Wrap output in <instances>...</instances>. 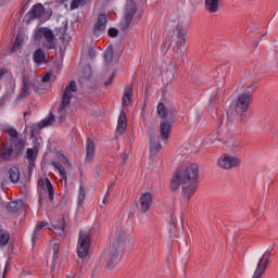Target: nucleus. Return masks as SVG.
<instances>
[{"label": "nucleus", "instance_id": "nucleus-1", "mask_svg": "<svg viewBox=\"0 0 278 278\" xmlns=\"http://www.w3.org/2000/svg\"><path fill=\"white\" fill-rule=\"evenodd\" d=\"M180 186H184L182 194L185 199H192L199 188V165L197 163H191L184 169L176 172L170 181L169 190L177 192Z\"/></svg>", "mask_w": 278, "mask_h": 278}, {"label": "nucleus", "instance_id": "nucleus-2", "mask_svg": "<svg viewBox=\"0 0 278 278\" xmlns=\"http://www.w3.org/2000/svg\"><path fill=\"white\" fill-rule=\"evenodd\" d=\"M127 245H129V237L126 233L117 235L115 242H113L112 250L109 253H104L106 270H114V268H116V264H118L121 257H123L121 250L125 249Z\"/></svg>", "mask_w": 278, "mask_h": 278}, {"label": "nucleus", "instance_id": "nucleus-3", "mask_svg": "<svg viewBox=\"0 0 278 278\" xmlns=\"http://www.w3.org/2000/svg\"><path fill=\"white\" fill-rule=\"evenodd\" d=\"M182 47H186V29H184V25L177 24L176 28L172 33L168 49H173L174 53H176L178 58L184 59Z\"/></svg>", "mask_w": 278, "mask_h": 278}, {"label": "nucleus", "instance_id": "nucleus-4", "mask_svg": "<svg viewBox=\"0 0 278 278\" xmlns=\"http://www.w3.org/2000/svg\"><path fill=\"white\" fill-rule=\"evenodd\" d=\"M3 150H1L0 143V159L1 160H10V157H21L23 155V151H25V143L23 140H13L11 141L10 148L8 146H2Z\"/></svg>", "mask_w": 278, "mask_h": 278}, {"label": "nucleus", "instance_id": "nucleus-5", "mask_svg": "<svg viewBox=\"0 0 278 278\" xmlns=\"http://www.w3.org/2000/svg\"><path fill=\"white\" fill-rule=\"evenodd\" d=\"M73 92H77V83H75V80H72L70 85L66 86L62 94V100L59 105V110L61 111V116H59L60 124H62L64 118L66 117L64 115L66 114L65 108H67V105H71V99H73Z\"/></svg>", "mask_w": 278, "mask_h": 278}, {"label": "nucleus", "instance_id": "nucleus-6", "mask_svg": "<svg viewBox=\"0 0 278 278\" xmlns=\"http://www.w3.org/2000/svg\"><path fill=\"white\" fill-rule=\"evenodd\" d=\"M253 92H255V88H253L252 91L247 89L238 96L235 105L236 114L242 116V114L247 113V110H249V105L253 103Z\"/></svg>", "mask_w": 278, "mask_h": 278}, {"label": "nucleus", "instance_id": "nucleus-7", "mask_svg": "<svg viewBox=\"0 0 278 278\" xmlns=\"http://www.w3.org/2000/svg\"><path fill=\"white\" fill-rule=\"evenodd\" d=\"M90 230L79 231L77 255L78 257H80V260H84V257H88V253H90Z\"/></svg>", "mask_w": 278, "mask_h": 278}, {"label": "nucleus", "instance_id": "nucleus-8", "mask_svg": "<svg viewBox=\"0 0 278 278\" xmlns=\"http://www.w3.org/2000/svg\"><path fill=\"white\" fill-rule=\"evenodd\" d=\"M137 12H138V5H136V3L130 2L126 4L125 11H124V18L119 24L121 31L127 33L129 27H131V22L134 21V16H136Z\"/></svg>", "mask_w": 278, "mask_h": 278}, {"label": "nucleus", "instance_id": "nucleus-9", "mask_svg": "<svg viewBox=\"0 0 278 278\" xmlns=\"http://www.w3.org/2000/svg\"><path fill=\"white\" fill-rule=\"evenodd\" d=\"M218 166H220V168H224V170H231V168H236L240 166V159L237 156L223 154L218 159Z\"/></svg>", "mask_w": 278, "mask_h": 278}, {"label": "nucleus", "instance_id": "nucleus-10", "mask_svg": "<svg viewBox=\"0 0 278 278\" xmlns=\"http://www.w3.org/2000/svg\"><path fill=\"white\" fill-rule=\"evenodd\" d=\"M268 264H270V256L266 258V256L263 255L256 264L252 278H263L268 268Z\"/></svg>", "mask_w": 278, "mask_h": 278}, {"label": "nucleus", "instance_id": "nucleus-11", "mask_svg": "<svg viewBox=\"0 0 278 278\" xmlns=\"http://www.w3.org/2000/svg\"><path fill=\"white\" fill-rule=\"evenodd\" d=\"M139 203V212L141 214H147L149 210H151V205H153V194H151V192L142 193L140 195Z\"/></svg>", "mask_w": 278, "mask_h": 278}, {"label": "nucleus", "instance_id": "nucleus-12", "mask_svg": "<svg viewBox=\"0 0 278 278\" xmlns=\"http://www.w3.org/2000/svg\"><path fill=\"white\" fill-rule=\"evenodd\" d=\"M42 14H45V5L42 3H36L26 14V18L28 21H36L42 18Z\"/></svg>", "mask_w": 278, "mask_h": 278}, {"label": "nucleus", "instance_id": "nucleus-13", "mask_svg": "<svg viewBox=\"0 0 278 278\" xmlns=\"http://www.w3.org/2000/svg\"><path fill=\"white\" fill-rule=\"evenodd\" d=\"M173 123L174 121L170 122V119H164L160 124V134H161V139L163 140H168L170 137V129H173Z\"/></svg>", "mask_w": 278, "mask_h": 278}, {"label": "nucleus", "instance_id": "nucleus-14", "mask_svg": "<svg viewBox=\"0 0 278 278\" xmlns=\"http://www.w3.org/2000/svg\"><path fill=\"white\" fill-rule=\"evenodd\" d=\"M38 186H40L42 190H47L49 194V200L53 201V197L55 195V189L53 188V184H51V180L49 178H46V179L40 178L38 180Z\"/></svg>", "mask_w": 278, "mask_h": 278}, {"label": "nucleus", "instance_id": "nucleus-15", "mask_svg": "<svg viewBox=\"0 0 278 278\" xmlns=\"http://www.w3.org/2000/svg\"><path fill=\"white\" fill-rule=\"evenodd\" d=\"M108 25V15L105 13H101L98 16V20L93 26V34H101V31H105Z\"/></svg>", "mask_w": 278, "mask_h": 278}, {"label": "nucleus", "instance_id": "nucleus-16", "mask_svg": "<svg viewBox=\"0 0 278 278\" xmlns=\"http://www.w3.org/2000/svg\"><path fill=\"white\" fill-rule=\"evenodd\" d=\"M96 151H97V146L94 144V140L88 138L86 142L85 162H93Z\"/></svg>", "mask_w": 278, "mask_h": 278}, {"label": "nucleus", "instance_id": "nucleus-17", "mask_svg": "<svg viewBox=\"0 0 278 278\" xmlns=\"http://www.w3.org/2000/svg\"><path fill=\"white\" fill-rule=\"evenodd\" d=\"M127 131V114L125 111H121L118 121H117V127H116V134L123 135Z\"/></svg>", "mask_w": 278, "mask_h": 278}, {"label": "nucleus", "instance_id": "nucleus-18", "mask_svg": "<svg viewBox=\"0 0 278 278\" xmlns=\"http://www.w3.org/2000/svg\"><path fill=\"white\" fill-rule=\"evenodd\" d=\"M131 97H134V87L130 85L124 89V94L122 98V104L124 108L131 105Z\"/></svg>", "mask_w": 278, "mask_h": 278}, {"label": "nucleus", "instance_id": "nucleus-19", "mask_svg": "<svg viewBox=\"0 0 278 278\" xmlns=\"http://www.w3.org/2000/svg\"><path fill=\"white\" fill-rule=\"evenodd\" d=\"M219 8H220L219 0H205V10L210 12V14H214L218 12Z\"/></svg>", "mask_w": 278, "mask_h": 278}, {"label": "nucleus", "instance_id": "nucleus-20", "mask_svg": "<svg viewBox=\"0 0 278 278\" xmlns=\"http://www.w3.org/2000/svg\"><path fill=\"white\" fill-rule=\"evenodd\" d=\"M21 207H23V201L21 200L11 201L5 205L7 212H11V214H16Z\"/></svg>", "mask_w": 278, "mask_h": 278}, {"label": "nucleus", "instance_id": "nucleus-21", "mask_svg": "<svg viewBox=\"0 0 278 278\" xmlns=\"http://www.w3.org/2000/svg\"><path fill=\"white\" fill-rule=\"evenodd\" d=\"M47 225H49V223L41 220L38 222L35 226V229L33 231V236H31V243L33 245L36 244V240H38V232L42 231V229H45V227H47Z\"/></svg>", "mask_w": 278, "mask_h": 278}, {"label": "nucleus", "instance_id": "nucleus-22", "mask_svg": "<svg viewBox=\"0 0 278 278\" xmlns=\"http://www.w3.org/2000/svg\"><path fill=\"white\" fill-rule=\"evenodd\" d=\"M9 175L10 181H12V184H18V181H21V169H18V167H11L9 170Z\"/></svg>", "mask_w": 278, "mask_h": 278}, {"label": "nucleus", "instance_id": "nucleus-23", "mask_svg": "<svg viewBox=\"0 0 278 278\" xmlns=\"http://www.w3.org/2000/svg\"><path fill=\"white\" fill-rule=\"evenodd\" d=\"M33 60L35 64H42V62H46L47 56L45 54V50L37 49L33 54Z\"/></svg>", "mask_w": 278, "mask_h": 278}, {"label": "nucleus", "instance_id": "nucleus-24", "mask_svg": "<svg viewBox=\"0 0 278 278\" xmlns=\"http://www.w3.org/2000/svg\"><path fill=\"white\" fill-rule=\"evenodd\" d=\"M169 225L170 238H177V216H175L173 213L170 214Z\"/></svg>", "mask_w": 278, "mask_h": 278}, {"label": "nucleus", "instance_id": "nucleus-25", "mask_svg": "<svg viewBox=\"0 0 278 278\" xmlns=\"http://www.w3.org/2000/svg\"><path fill=\"white\" fill-rule=\"evenodd\" d=\"M52 227L53 229H55V231H61V236H64L66 229V219L64 218V216L60 217L59 222L56 224H53Z\"/></svg>", "mask_w": 278, "mask_h": 278}, {"label": "nucleus", "instance_id": "nucleus-26", "mask_svg": "<svg viewBox=\"0 0 278 278\" xmlns=\"http://www.w3.org/2000/svg\"><path fill=\"white\" fill-rule=\"evenodd\" d=\"M43 37L46 38V41L49 45L48 49H53V40H55V35H53V31L49 28H46Z\"/></svg>", "mask_w": 278, "mask_h": 278}, {"label": "nucleus", "instance_id": "nucleus-27", "mask_svg": "<svg viewBox=\"0 0 278 278\" xmlns=\"http://www.w3.org/2000/svg\"><path fill=\"white\" fill-rule=\"evenodd\" d=\"M23 42H25V36L22 33H18L15 42L13 43V48L11 49V53H14L16 49H21L23 47Z\"/></svg>", "mask_w": 278, "mask_h": 278}, {"label": "nucleus", "instance_id": "nucleus-28", "mask_svg": "<svg viewBox=\"0 0 278 278\" xmlns=\"http://www.w3.org/2000/svg\"><path fill=\"white\" fill-rule=\"evenodd\" d=\"M156 112L160 118L167 119L168 118V109H166V105L164 103L160 102L156 106Z\"/></svg>", "mask_w": 278, "mask_h": 278}, {"label": "nucleus", "instance_id": "nucleus-29", "mask_svg": "<svg viewBox=\"0 0 278 278\" xmlns=\"http://www.w3.org/2000/svg\"><path fill=\"white\" fill-rule=\"evenodd\" d=\"M53 121H55V115H53V113H50L48 117H46L38 124L39 129H45V127L53 125Z\"/></svg>", "mask_w": 278, "mask_h": 278}, {"label": "nucleus", "instance_id": "nucleus-30", "mask_svg": "<svg viewBox=\"0 0 278 278\" xmlns=\"http://www.w3.org/2000/svg\"><path fill=\"white\" fill-rule=\"evenodd\" d=\"M104 61L106 64H112L114 62V47L109 46L104 52Z\"/></svg>", "mask_w": 278, "mask_h": 278}, {"label": "nucleus", "instance_id": "nucleus-31", "mask_svg": "<svg viewBox=\"0 0 278 278\" xmlns=\"http://www.w3.org/2000/svg\"><path fill=\"white\" fill-rule=\"evenodd\" d=\"M52 166L55 168V170L59 172L62 179H64L65 181H66V179H68V177L66 176V169H64V166H62V164H60V162L52 161Z\"/></svg>", "mask_w": 278, "mask_h": 278}, {"label": "nucleus", "instance_id": "nucleus-32", "mask_svg": "<svg viewBox=\"0 0 278 278\" xmlns=\"http://www.w3.org/2000/svg\"><path fill=\"white\" fill-rule=\"evenodd\" d=\"M162 151V144L160 142H153L150 143V155H157Z\"/></svg>", "mask_w": 278, "mask_h": 278}, {"label": "nucleus", "instance_id": "nucleus-33", "mask_svg": "<svg viewBox=\"0 0 278 278\" xmlns=\"http://www.w3.org/2000/svg\"><path fill=\"white\" fill-rule=\"evenodd\" d=\"M10 242V233L5 230H0V247H5Z\"/></svg>", "mask_w": 278, "mask_h": 278}, {"label": "nucleus", "instance_id": "nucleus-34", "mask_svg": "<svg viewBox=\"0 0 278 278\" xmlns=\"http://www.w3.org/2000/svg\"><path fill=\"white\" fill-rule=\"evenodd\" d=\"M36 155H37V154L34 153V149L28 148V149L26 150V157H27L28 164H35V162H36Z\"/></svg>", "mask_w": 278, "mask_h": 278}, {"label": "nucleus", "instance_id": "nucleus-35", "mask_svg": "<svg viewBox=\"0 0 278 278\" xmlns=\"http://www.w3.org/2000/svg\"><path fill=\"white\" fill-rule=\"evenodd\" d=\"M214 108H218V93H215L208 103V110H214Z\"/></svg>", "mask_w": 278, "mask_h": 278}, {"label": "nucleus", "instance_id": "nucleus-36", "mask_svg": "<svg viewBox=\"0 0 278 278\" xmlns=\"http://www.w3.org/2000/svg\"><path fill=\"white\" fill-rule=\"evenodd\" d=\"M60 253V244H58V243H54L53 244V255H52V260H53V262H52V264H51V266H55V260H58V254Z\"/></svg>", "mask_w": 278, "mask_h": 278}, {"label": "nucleus", "instance_id": "nucleus-37", "mask_svg": "<svg viewBox=\"0 0 278 278\" xmlns=\"http://www.w3.org/2000/svg\"><path fill=\"white\" fill-rule=\"evenodd\" d=\"M86 199V190L84 189V185L79 187V194H78V204L81 205Z\"/></svg>", "mask_w": 278, "mask_h": 278}, {"label": "nucleus", "instance_id": "nucleus-38", "mask_svg": "<svg viewBox=\"0 0 278 278\" xmlns=\"http://www.w3.org/2000/svg\"><path fill=\"white\" fill-rule=\"evenodd\" d=\"M112 188H114V182H111V184L109 185V187H108L106 193H105V195H104V198H103V203H104V205H108V201H109V199H110V194L112 193Z\"/></svg>", "mask_w": 278, "mask_h": 278}, {"label": "nucleus", "instance_id": "nucleus-39", "mask_svg": "<svg viewBox=\"0 0 278 278\" xmlns=\"http://www.w3.org/2000/svg\"><path fill=\"white\" fill-rule=\"evenodd\" d=\"M52 75H53V72L51 71L45 72L41 78L42 84H49V81H51Z\"/></svg>", "mask_w": 278, "mask_h": 278}, {"label": "nucleus", "instance_id": "nucleus-40", "mask_svg": "<svg viewBox=\"0 0 278 278\" xmlns=\"http://www.w3.org/2000/svg\"><path fill=\"white\" fill-rule=\"evenodd\" d=\"M27 94H29V86L27 85V83H24L23 88L20 92V97H21V99H23V98L27 97Z\"/></svg>", "mask_w": 278, "mask_h": 278}, {"label": "nucleus", "instance_id": "nucleus-41", "mask_svg": "<svg viewBox=\"0 0 278 278\" xmlns=\"http://www.w3.org/2000/svg\"><path fill=\"white\" fill-rule=\"evenodd\" d=\"M56 36H59L60 40L64 42L66 40V28H59Z\"/></svg>", "mask_w": 278, "mask_h": 278}, {"label": "nucleus", "instance_id": "nucleus-42", "mask_svg": "<svg viewBox=\"0 0 278 278\" xmlns=\"http://www.w3.org/2000/svg\"><path fill=\"white\" fill-rule=\"evenodd\" d=\"M47 28H39L35 34V40H42Z\"/></svg>", "mask_w": 278, "mask_h": 278}, {"label": "nucleus", "instance_id": "nucleus-43", "mask_svg": "<svg viewBox=\"0 0 278 278\" xmlns=\"http://www.w3.org/2000/svg\"><path fill=\"white\" fill-rule=\"evenodd\" d=\"M96 55H97V50H94V47H89L88 48V58L90 60H94Z\"/></svg>", "mask_w": 278, "mask_h": 278}, {"label": "nucleus", "instance_id": "nucleus-44", "mask_svg": "<svg viewBox=\"0 0 278 278\" xmlns=\"http://www.w3.org/2000/svg\"><path fill=\"white\" fill-rule=\"evenodd\" d=\"M81 2H84V0H73L71 2V10H77V8L81 5Z\"/></svg>", "mask_w": 278, "mask_h": 278}, {"label": "nucleus", "instance_id": "nucleus-45", "mask_svg": "<svg viewBox=\"0 0 278 278\" xmlns=\"http://www.w3.org/2000/svg\"><path fill=\"white\" fill-rule=\"evenodd\" d=\"M7 134H9L11 138H18V131L14 128L7 129Z\"/></svg>", "mask_w": 278, "mask_h": 278}, {"label": "nucleus", "instance_id": "nucleus-46", "mask_svg": "<svg viewBox=\"0 0 278 278\" xmlns=\"http://www.w3.org/2000/svg\"><path fill=\"white\" fill-rule=\"evenodd\" d=\"M110 38H116L118 36V29L116 28H109L108 31Z\"/></svg>", "mask_w": 278, "mask_h": 278}, {"label": "nucleus", "instance_id": "nucleus-47", "mask_svg": "<svg viewBox=\"0 0 278 278\" xmlns=\"http://www.w3.org/2000/svg\"><path fill=\"white\" fill-rule=\"evenodd\" d=\"M9 270H10V262L7 261L5 265H4V270H3V274H2V278H5V275L8 274Z\"/></svg>", "mask_w": 278, "mask_h": 278}, {"label": "nucleus", "instance_id": "nucleus-48", "mask_svg": "<svg viewBox=\"0 0 278 278\" xmlns=\"http://www.w3.org/2000/svg\"><path fill=\"white\" fill-rule=\"evenodd\" d=\"M273 251H275V245H273L271 249L266 250V252L263 254L264 257H270L273 255Z\"/></svg>", "mask_w": 278, "mask_h": 278}, {"label": "nucleus", "instance_id": "nucleus-49", "mask_svg": "<svg viewBox=\"0 0 278 278\" xmlns=\"http://www.w3.org/2000/svg\"><path fill=\"white\" fill-rule=\"evenodd\" d=\"M114 76L115 73H112L108 79V81H104V86H110V84H112V81H114Z\"/></svg>", "mask_w": 278, "mask_h": 278}, {"label": "nucleus", "instance_id": "nucleus-50", "mask_svg": "<svg viewBox=\"0 0 278 278\" xmlns=\"http://www.w3.org/2000/svg\"><path fill=\"white\" fill-rule=\"evenodd\" d=\"M8 73V68H0V79H3V75Z\"/></svg>", "mask_w": 278, "mask_h": 278}, {"label": "nucleus", "instance_id": "nucleus-51", "mask_svg": "<svg viewBox=\"0 0 278 278\" xmlns=\"http://www.w3.org/2000/svg\"><path fill=\"white\" fill-rule=\"evenodd\" d=\"M34 163H28V173L31 174V170H34Z\"/></svg>", "mask_w": 278, "mask_h": 278}, {"label": "nucleus", "instance_id": "nucleus-52", "mask_svg": "<svg viewBox=\"0 0 278 278\" xmlns=\"http://www.w3.org/2000/svg\"><path fill=\"white\" fill-rule=\"evenodd\" d=\"M94 172L97 173V175H100L101 166L97 165L96 168H94Z\"/></svg>", "mask_w": 278, "mask_h": 278}, {"label": "nucleus", "instance_id": "nucleus-53", "mask_svg": "<svg viewBox=\"0 0 278 278\" xmlns=\"http://www.w3.org/2000/svg\"><path fill=\"white\" fill-rule=\"evenodd\" d=\"M33 89L35 90V92H38V87L36 85H33Z\"/></svg>", "mask_w": 278, "mask_h": 278}, {"label": "nucleus", "instance_id": "nucleus-54", "mask_svg": "<svg viewBox=\"0 0 278 278\" xmlns=\"http://www.w3.org/2000/svg\"><path fill=\"white\" fill-rule=\"evenodd\" d=\"M64 157V160H65V162L67 163V164H71V162L68 161V157H66V156H63Z\"/></svg>", "mask_w": 278, "mask_h": 278}, {"label": "nucleus", "instance_id": "nucleus-55", "mask_svg": "<svg viewBox=\"0 0 278 278\" xmlns=\"http://www.w3.org/2000/svg\"><path fill=\"white\" fill-rule=\"evenodd\" d=\"M149 92V85L146 86V94Z\"/></svg>", "mask_w": 278, "mask_h": 278}, {"label": "nucleus", "instance_id": "nucleus-56", "mask_svg": "<svg viewBox=\"0 0 278 278\" xmlns=\"http://www.w3.org/2000/svg\"><path fill=\"white\" fill-rule=\"evenodd\" d=\"M68 0H60V3H66Z\"/></svg>", "mask_w": 278, "mask_h": 278}, {"label": "nucleus", "instance_id": "nucleus-57", "mask_svg": "<svg viewBox=\"0 0 278 278\" xmlns=\"http://www.w3.org/2000/svg\"><path fill=\"white\" fill-rule=\"evenodd\" d=\"M66 278H75V276H66Z\"/></svg>", "mask_w": 278, "mask_h": 278}, {"label": "nucleus", "instance_id": "nucleus-58", "mask_svg": "<svg viewBox=\"0 0 278 278\" xmlns=\"http://www.w3.org/2000/svg\"><path fill=\"white\" fill-rule=\"evenodd\" d=\"M25 116H27V112H24V118H25Z\"/></svg>", "mask_w": 278, "mask_h": 278}, {"label": "nucleus", "instance_id": "nucleus-59", "mask_svg": "<svg viewBox=\"0 0 278 278\" xmlns=\"http://www.w3.org/2000/svg\"><path fill=\"white\" fill-rule=\"evenodd\" d=\"M252 86H253V85H252ZM252 86L248 87V90H249Z\"/></svg>", "mask_w": 278, "mask_h": 278}]
</instances>
